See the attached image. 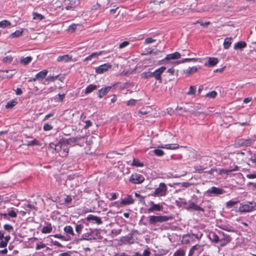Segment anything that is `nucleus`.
I'll list each match as a JSON object with an SVG mask.
<instances>
[{"label":"nucleus","mask_w":256,"mask_h":256,"mask_svg":"<svg viewBox=\"0 0 256 256\" xmlns=\"http://www.w3.org/2000/svg\"><path fill=\"white\" fill-rule=\"evenodd\" d=\"M148 218L149 224L151 226H156L158 223H162L172 219L170 216L154 215L149 216Z\"/></svg>","instance_id":"obj_1"},{"label":"nucleus","mask_w":256,"mask_h":256,"mask_svg":"<svg viewBox=\"0 0 256 256\" xmlns=\"http://www.w3.org/2000/svg\"><path fill=\"white\" fill-rule=\"evenodd\" d=\"M167 186L164 183L162 182L159 184V186L157 188L153 194L152 196H163L166 194Z\"/></svg>","instance_id":"obj_2"},{"label":"nucleus","mask_w":256,"mask_h":256,"mask_svg":"<svg viewBox=\"0 0 256 256\" xmlns=\"http://www.w3.org/2000/svg\"><path fill=\"white\" fill-rule=\"evenodd\" d=\"M86 232L82 235L81 240H91L96 238L97 231L90 228L86 229Z\"/></svg>","instance_id":"obj_3"},{"label":"nucleus","mask_w":256,"mask_h":256,"mask_svg":"<svg viewBox=\"0 0 256 256\" xmlns=\"http://www.w3.org/2000/svg\"><path fill=\"white\" fill-rule=\"evenodd\" d=\"M224 190L219 188L212 186L208 188L206 192V194L210 196H218L224 194Z\"/></svg>","instance_id":"obj_4"},{"label":"nucleus","mask_w":256,"mask_h":256,"mask_svg":"<svg viewBox=\"0 0 256 256\" xmlns=\"http://www.w3.org/2000/svg\"><path fill=\"white\" fill-rule=\"evenodd\" d=\"M252 143V140L250 138L244 139L240 138L235 140L234 146L236 148H240L241 146H248Z\"/></svg>","instance_id":"obj_5"},{"label":"nucleus","mask_w":256,"mask_h":256,"mask_svg":"<svg viewBox=\"0 0 256 256\" xmlns=\"http://www.w3.org/2000/svg\"><path fill=\"white\" fill-rule=\"evenodd\" d=\"M144 180V177L140 174L134 173L130 176L129 180L132 184H138L142 182Z\"/></svg>","instance_id":"obj_6"},{"label":"nucleus","mask_w":256,"mask_h":256,"mask_svg":"<svg viewBox=\"0 0 256 256\" xmlns=\"http://www.w3.org/2000/svg\"><path fill=\"white\" fill-rule=\"evenodd\" d=\"M200 238L198 236L195 234H189L187 235H185L183 236L182 239V242L184 244H190L194 241V240L198 239Z\"/></svg>","instance_id":"obj_7"},{"label":"nucleus","mask_w":256,"mask_h":256,"mask_svg":"<svg viewBox=\"0 0 256 256\" xmlns=\"http://www.w3.org/2000/svg\"><path fill=\"white\" fill-rule=\"evenodd\" d=\"M150 206L148 208L149 213L154 212H160L162 210L163 206L160 204H155L153 201L150 202Z\"/></svg>","instance_id":"obj_8"},{"label":"nucleus","mask_w":256,"mask_h":256,"mask_svg":"<svg viewBox=\"0 0 256 256\" xmlns=\"http://www.w3.org/2000/svg\"><path fill=\"white\" fill-rule=\"evenodd\" d=\"M134 200L132 197L130 195H126L124 198H122L120 202V206H124L130 204H132L134 203Z\"/></svg>","instance_id":"obj_9"},{"label":"nucleus","mask_w":256,"mask_h":256,"mask_svg":"<svg viewBox=\"0 0 256 256\" xmlns=\"http://www.w3.org/2000/svg\"><path fill=\"white\" fill-rule=\"evenodd\" d=\"M166 70V68L165 66H162L158 68L154 72H152V76H154L156 80H159L160 82H161V74L164 72Z\"/></svg>","instance_id":"obj_10"},{"label":"nucleus","mask_w":256,"mask_h":256,"mask_svg":"<svg viewBox=\"0 0 256 256\" xmlns=\"http://www.w3.org/2000/svg\"><path fill=\"white\" fill-rule=\"evenodd\" d=\"M112 68V65L108 63L100 65L98 67L96 68V72L97 74H101L106 72Z\"/></svg>","instance_id":"obj_11"},{"label":"nucleus","mask_w":256,"mask_h":256,"mask_svg":"<svg viewBox=\"0 0 256 256\" xmlns=\"http://www.w3.org/2000/svg\"><path fill=\"white\" fill-rule=\"evenodd\" d=\"M219 234H220V238L218 242L221 246H224L230 242V238L228 236L224 234L223 233L220 232Z\"/></svg>","instance_id":"obj_12"},{"label":"nucleus","mask_w":256,"mask_h":256,"mask_svg":"<svg viewBox=\"0 0 256 256\" xmlns=\"http://www.w3.org/2000/svg\"><path fill=\"white\" fill-rule=\"evenodd\" d=\"M181 56V54L178 52H175L172 54H168L166 56L165 58L162 60L164 62L165 60L170 61L179 59Z\"/></svg>","instance_id":"obj_13"},{"label":"nucleus","mask_w":256,"mask_h":256,"mask_svg":"<svg viewBox=\"0 0 256 256\" xmlns=\"http://www.w3.org/2000/svg\"><path fill=\"white\" fill-rule=\"evenodd\" d=\"M81 138L82 137L79 136L76 137L63 140V142L65 145L74 146L76 143L78 142Z\"/></svg>","instance_id":"obj_14"},{"label":"nucleus","mask_w":256,"mask_h":256,"mask_svg":"<svg viewBox=\"0 0 256 256\" xmlns=\"http://www.w3.org/2000/svg\"><path fill=\"white\" fill-rule=\"evenodd\" d=\"M64 4L66 10H74L76 8V2L75 0H65Z\"/></svg>","instance_id":"obj_15"},{"label":"nucleus","mask_w":256,"mask_h":256,"mask_svg":"<svg viewBox=\"0 0 256 256\" xmlns=\"http://www.w3.org/2000/svg\"><path fill=\"white\" fill-rule=\"evenodd\" d=\"M186 208L188 209H192L197 211H202L204 212V210L200 206L197 204H195L192 202H188V204L186 206Z\"/></svg>","instance_id":"obj_16"},{"label":"nucleus","mask_w":256,"mask_h":256,"mask_svg":"<svg viewBox=\"0 0 256 256\" xmlns=\"http://www.w3.org/2000/svg\"><path fill=\"white\" fill-rule=\"evenodd\" d=\"M252 209V206L250 204H241L238 208V212H251Z\"/></svg>","instance_id":"obj_17"},{"label":"nucleus","mask_w":256,"mask_h":256,"mask_svg":"<svg viewBox=\"0 0 256 256\" xmlns=\"http://www.w3.org/2000/svg\"><path fill=\"white\" fill-rule=\"evenodd\" d=\"M86 220L88 221H92L98 224H100L102 223V222L100 218L93 214L88 215L86 218Z\"/></svg>","instance_id":"obj_18"},{"label":"nucleus","mask_w":256,"mask_h":256,"mask_svg":"<svg viewBox=\"0 0 256 256\" xmlns=\"http://www.w3.org/2000/svg\"><path fill=\"white\" fill-rule=\"evenodd\" d=\"M14 74V70H10L2 71L0 74L4 78H12Z\"/></svg>","instance_id":"obj_19"},{"label":"nucleus","mask_w":256,"mask_h":256,"mask_svg":"<svg viewBox=\"0 0 256 256\" xmlns=\"http://www.w3.org/2000/svg\"><path fill=\"white\" fill-rule=\"evenodd\" d=\"M53 146H54V150L56 152H60L63 147L66 146L65 144L64 143L63 140L62 142H58L57 144H50V146L52 148Z\"/></svg>","instance_id":"obj_20"},{"label":"nucleus","mask_w":256,"mask_h":256,"mask_svg":"<svg viewBox=\"0 0 256 256\" xmlns=\"http://www.w3.org/2000/svg\"><path fill=\"white\" fill-rule=\"evenodd\" d=\"M72 56L68 54L60 56L57 58V61L58 62H68L72 60Z\"/></svg>","instance_id":"obj_21"},{"label":"nucleus","mask_w":256,"mask_h":256,"mask_svg":"<svg viewBox=\"0 0 256 256\" xmlns=\"http://www.w3.org/2000/svg\"><path fill=\"white\" fill-rule=\"evenodd\" d=\"M179 146L176 144H162L158 146V148H166L168 150H175L178 148Z\"/></svg>","instance_id":"obj_22"},{"label":"nucleus","mask_w":256,"mask_h":256,"mask_svg":"<svg viewBox=\"0 0 256 256\" xmlns=\"http://www.w3.org/2000/svg\"><path fill=\"white\" fill-rule=\"evenodd\" d=\"M218 59L216 58H210L208 62H206L204 65L208 66H213L218 63Z\"/></svg>","instance_id":"obj_23"},{"label":"nucleus","mask_w":256,"mask_h":256,"mask_svg":"<svg viewBox=\"0 0 256 256\" xmlns=\"http://www.w3.org/2000/svg\"><path fill=\"white\" fill-rule=\"evenodd\" d=\"M198 60H199V58H184L181 60H179L176 62L175 64H178L184 63L186 62H198Z\"/></svg>","instance_id":"obj_24"},{"label":"nucleus","mask_w":256,"mask_h":256,"mask_svg":"<svg viewBox=\"0 0 256 256\" xmlns=\"http://www.w3.org/2000/svg\"><path fill=\"white\" fill-rule=\"evenodd\" d=\"M111 89V86H106L104 88H101L98 92V97L100 98H102L104 96H106L108 92Z\"/></svg>","instance_id":"obj_25"},{"label":"nucleus","mask_w":256,"mask_h":256,"mask_svg":"<svg viewBox=\"0 0 256 256\" xmlns=\"http://www.w3.org/2000/svg\"><path fill=\"white\" fill-rule=\"evenodd\" d=\"M197 70H198V68H197V67H196V66H192V68L189 67L188 68L184 70V72L186 76H189L190 74H192L196 72H197Z\"/></svg>","instance_id":"obj_26"},{"label":"nucleus","mask_w":256,"mask_h":256,"mask_svg":"<svg viewBox=\"0 0 256 256\" xmlns=\"http://www.w3.org/2000/svg\"><path fill=\"white\" fill-rule=\"evenodd\" d=\"M110 2V0H97L98 4L102 8H108Z\"/></svg>","instance_id":"obj_27"},{"label":"nucleus","mask_w":256,"mask_h":256,"mask_svg":"<svg viewBox=\"0 0 256 256\" xmlns=\"http://www.w3.org/2000/svg\"><path fill=\"white\" fill-rule=\"evenodd\" d=\"M246 44L244 41H240L236 43L234 45V50H241L246 48Z\"/></svg>","instance_id":"obj_28"},{"label":"nucleus","mask_w":256,"mask_h":256,"mask_svg":"<svg viewBox=\"0 0 256 256\" xmlns=\"http://www.w3.org/2000/svg\"><path fill=\"white\" fill-rule=\"evenodd\" d=\"M102 53V52H94V53L90 55L89 56L86 57L84 59V61L86 62V61H88V60H91L93 58H96L99 56L101 55Z\"/></svg>","instance_id":"obj_29"},{"label":"nucleus","mask_w":256,"mask_h":256,"mask_svg":"<svg viewBox=\"0 0 256 256\" xmlns=\"http://www.w3.org/2000/svg\"><path fill=\"white\" fill-rule=\"evenodd\" d=\"M176 206L178 207L184 206L186 208L188 204L186 200L181 198H178V199L176 201Z\"/></svg>","instance_id":"obj_30"},{"label":"nucleus","mask_w":256,"mask_h":256,"mask_svg":"<svg viewBox=\"0 0 256 256\" xmlns=\"http://www.w3.org/2000/svg\"><path fill=\"white\" fill-rule=\"evenodd\" d=\"M220 236L214 232H210L209 234L210 239L215 243H218L220 241Z\"/></svg>","instance_id":"obj_31"},{"label":"nucleus","mask_w":256,"mask_h":256,"mask_svg":"<svg viewBox=\"0 0 256 256\" xmlns=\"http://www.w3.org/2000/svg\"><path fill=\"white\" fill-rule=\"evenodd\" d=\"M48 73V70H42L36 75V78H38V80H41V79H44Z\"/></svg>","instance_id":"obj_32"},{"label":"nucleus","mask_w":256,"mask_h":256,"mask_svg":"<svg viewBox=\"0 0 256 256\" xmlns=\"http://www.w3.org/2000/svg\"><path fill=\"white\" fill-rule=\"evenodd\" d=\"M64 232L69 236H74V235L73 228L70 226H66L64 228Z\"/></svg>","instance_id":"obj_33"},{"label":"nucleus","mask_w":256,"mask_h":256,"mask_svg":"<svg viewBox=\"0 0 256 256\" xmlns=\"http://www.w3.org/2000/svg\"><path fill=\"white\" fill-rule=\"evenodd\" d=\"M232 38H230V37H228V38H226L224 40V47L225 49H228L232 43Z\"/></svg>","instance_id":"obj_34"},{"label":"nucleus","mask_w":256,"mask_h":256,"mask_svg":"<svg viewBox=\"0 0 256 256\" xmlns=\"http://www.w3.org/2000/svg\"><path fill=\"white\" fill-rule=\"evenodd\" d=\"M97 88V86L96 84H92L88 86L85 89V94H88L92 92L93 90Z\"/></svg>","instance_id":"obj_35"},{"label":"nucleus","mask_w":256,"mask_h":256,"mask_svg":"<svg viewBox=\"0 0 256 256\" xmlns=\"http://www.w3.org/2000/svg\"><path fill=\"white\" fill-rule=\"evenodd\" d=\"M186 250L183 248H178L173 254L172 256H185Z\"/></svg>","instance_id":"obj_36"},{"label":"nucleus","mask_w":256,"mask_h":256,"mask_svg":"<svg viewBox=\"0 0 256 256\" xmlns=\"http://www.w3.org/2000/svg\"><path fill=\"white\" fill-rule=\"evenodd\" d=\"M52 230L51 224H48L47 226H44L42 230V232L43 234L50 233Z\"/></svg>","instance_id":"obj_37"},{"label":"nucleus","mask_w":256,"mask_h":256,"mask_svg":"<svg viewBox=\"0 0 256 256\" xmlns=\"http://www.w3.org/2000/svg\"><path fill=\"white\" fill-rule=\"evenodd\" d=\"M23 30L22 29L16 30L14 32L12 33L10 37L11 38H18L22 34Z\"/></svg>","instance_id":"obj_38"},{"label":"nucleus","mask_w":256,"mask_h":256,"mask_svg":"<svg viewBox=\"0 0 256 256\" xmlns=\"http://www.w3.org/2000/svg\"><path fill=\"white\" fill-rule=\"evenodd\" d=\"M196 86H190L186 94L189 96H194L196 93Z\"/></svg>","instance_id":"obj_39"},{"label":"nucleus","mask_w":256,"mask_h":256,"mask_svg":"<svg viewBox=\"0 0 256 256\" xmlns=\"http://www.w3.org/2000/svg\"><path fill=\"white\" fill-rule=\"evenodd\" d=\"M32 16L34 20H42L44 18V16L37 12H33Z\"/></svg>","instance_id":"obj_40"},{"label":"nucleus","mask_w":256,"mask_h":256,"mask_svg":"<svg viewBox=\"0 0 256 256\" xmlns=\"http://www.w3.org/2000/svg\"><path fill=\"white\" fill-rule=\"evenodd\" d=\"M132 165L136 167H142L144 166L142 162H140L138 160L134 158Z\"/></svg>","instance_id":"obj_41"},{"label":"nucleus","mask_w":256,"mask_h":256,"mask_svg":"<svg viewBox=\"0 0 256 256\" xmlns=\"http://www.w3.org/2000/svg\"><path fill=\"white\" fill-rule=\"evenodd\" d=\"M11 25L10 22L7 20H4L0 22V28H6Z\"/></svg>","instance_id":"obj_42"},{"label":"nucleus","mask_w":256,"mask_h":256,"mask_svg":"<svg viewBox=\"0 0 256 256\" xmlns=\"http://www.w3.org/2000/svg\"><path fill=\"white\" fill-rule=\"evenodd\" d=\"M41 144L40 142L36 140V139H34L32 140L28 141V145L30 146H40Z\"/></svg>","instance_id":"obj_43"},{"label":"nucleus","mask_w":256,"mask_h":256,"mask_svg":"<svg viewBox=\"0 0 256 256\" xmlns=\"http://www.w3.org/2000/svg\"><path fill=\"white\" fill-rule=\"evenodd\" d=\"M203 247L204 245L201 244H196L192 246L194 250L198 251L200 252L203 250Z\"/></svg>","instance_id":"obj_44"},{"label":"nucleus","mask_w":256,"mask_h":256,"mask_svg":"<svg viewBox=\"0 0 256 256\" xmlns=\"http://www.w3.org/2000/svg\"><path fill=\"white\" fill-rule=\"evenodd\" d=\"M32 60V58L31 56H26V58H23L21 60V62L24 64L26 65L29 64Z\"/></svg>","instance_id":"obj_45"},{"label":"nucleus","mask_w":256,"mask_h":256,"mask_svg":"<svg viewBox=\"0 0 256 256\" xmlns=\"http://www.w3.org/2000/svg\"><path fill=\"white\" fill-rule=\"evenodd\" d=\"M142 77L144 78H148L152 76V72H146L142 74Z\"/></svg>","instance_id":"obj_46"},{"label":"nucleus","mask_w":256,"mask_h":256,"mask_svg":"<svg viewBox=\"0 0 256 256\" xmlns=\"http://www.w3.org/2000/svg\"><path fill=\"white\" fill-rule=\"evenodd\" d=\"M4 228L5 230L7 231L8 232H11L14 230L13 226L12 225L10 224H4Z\"/></svg>","instance_id":"obj_47"},{"label":"nucleus","mask_w":256,"mask_h":256,"mask_svg":"<svg viewBox=\"0 0 256 256\" xmlns=\"http://www.w3.org/2000/svg\"><path fill=\"white\" fill-rule=\"evenodd\" d=\"M7 214H8V216L14 218L17 216V212L12 210H8Z\"/></svg>","instance_id":"obj_48"},{"label":"nucleus","mask_w":256,"mask_h":256,"mask_svg":"<svg viewBox=\"0 0 256 256\" xmlns=\"http://www.w3.org/2000/svg\"><path fill=\"white\" fill-rule=\"evenodd\" d=\"M16 103H17L16 102L15 100H12V101L8 102L7 103L6 105V108H12L14 106H16Z\"/></svg>","instance_id":"obj_49"},{"label":"nucleus","mask_w":256,"mask_h":256,"mask_svg":"<svg viewBox=\"0 0 256 256\" xmlns=\"http://www.w3.org/2000/svg\"><path fill=\"white\" fill-rule=\"evenodd\" d=\"M77 26H78L77 24H72L71 25H70L68 26V30L71 32H74L75 30L76 29Z\"/></svg>","instance_id":"obj_50"},{"label":"nucleus","mask_w":256,"mask_h":256,"mask_svg":"<svg viewBox=\"0 0 256 256\" xmlns=\"http://www.w3.org/2000/svg\"><path fill=\"white\" fill-rule=\"evenodd\" d=\"M154 154L158 156H161L164 154V152L163 150L160 149H156L154 150Z\"/></svg>","instance_id":"obj_51"},{"label":"nucleus","mask_w":256,"mask_h":256,"mask_svg":"<svg viewBox=\"0 0 256 256\" xmlns=\"http://www.w3.org/2000/svg\"><path fill=\"white\" fill-rule=\"evenodd\" d=\"M62 156H66L68 154L69 152V148L66 146L62 148Z\"/></svg>","instance_id":"obj_52"},{"label":"nucleus","mask_w":256,"mask_h":256,"mask_svg":"<svg viewBox=\"0 0 256 256\" xmlns=\"http://www.w3.org/2000/svg\"><path fill=\"white\" fill-rule=\"evenodd\" d=\"M84 226L82 224H77L76 226V231L78 234H80L82 232Z\"/></svg>","instance_id":"obj_53"},{"label":"nucleus","mask_w":256,"mask_h":256,"mask_svg":"<svg viewBox=\"0 0 256 256\" xmlns=\"http://www.w3.org/2000/svg\"><path fill=\"white\" fill-rule=\"evenodd\" d=\"M216 95H217L216 92V91L213 90L210 92L206 94V96L214 98H216Z\"/></svg>","instance_id":"obj_54"},{"label":"nucleus","mask_w":256,"mask_h":256,"mask_svg":"<svg viewBox=\"0 0 256 256\" xmlns=\"http://www.w3.org/2000/svg\"><path fill=\"white\" fill-rule=\"evenodd\" d=\"M130 44V42L128 41H124L120 43L119 45L118 48L120 49H122Z\"/></svg>","instance_id":"obj_55"},{"label":"nucleus","mask_w":256,"mask_h":256,"mask_svg":"<svg viewBox=\"0 0 256 256\" xmlns=\"http://www.w3.org/2000/svg\"><path fill=\"white\" fill-rule=\"evenodd\" d=\"M53 126L48 124H44L43 129L44 131H48L52 129Z\"/></svg>","instance_id":"obj_56"},{"label":"nucleus","mask_w":256,"mask_h":256,"mask_svg":"<svg viewBox=\"0 0 256 256\" xmlns=\"http://www.w3.org/2000/svg\"><path fill=\"white\" fill-rule=\"evenodd\" d=\"M237 203V201L230 200L226 202V206L227 207L231 208L234 206L236 205Z\"/></svg>","instance_id":"obj_57"},{"label":"nucleus","mask_w":256,"mask_h":256,"mask_svg":"<svg viewBox=\"0 0 256 256\" xmlns=\"http://www.w3.org/2000/svg\"><path fill=\"white\" fill-rule=\"evenodd\" d=\"M72 200V196L70 195H67L66 198H65L64 202L66 204H70Z\"/></svg>","instance_id":"obj_58"},{"label":"nucleus","mask_w":256,"mask_h":256,"mask_svg":"<svg viewBox=\"0 0 256 256\" xmlns=\"http://www.w3.org/2000/svg\"><path fill=\"white\" fill-rule=\"evenodd\" d=\"M136 100L134 99H131L126 102V104L128 106H133L136 104Z\"/></svg>","instance_id":"obj_59"},{"label":"nucleus","mask_w":256,"mask_h":256,"mask_svg":"<svg viewBox=\"0 0 256 256\" xmlns=\"http://www.w3.org/2000/svg\"><path fill=\"white\" fill-rule=\"evenodd\" d=\"M46 247V244L42 242H40V244H37L36 249V250H39L42 248H44Z\"/></svg>","instance_id":"obj_60"},{"label":"nucleus","mask_w":256,"mask_h":256,"mask_svg":"<svg viewBox=\"0 0 256 256\" xmlns=\"http://www.w3.org/2000/svg\"><path fill=\"white\" fill-rule=\"evenodd\" d=\"M58 77V76H48L46 80H48V81H51V82H54V81L56 79H57Z\"/></svg>","instance_id":"obj_61"},{"label":"nucleus","mask_w":256,"mask_h":256,"mask_svg":"<svg viewBox=\"0 0 256 256\" xmlns=\"http://www.w3.org/2000/svg\"><path fill=\"white\" fill-rule=\"evenodd\" d=\"M230 173V172H229V168L228 169L222 168V169L220 170V172H219L220 174H228Z\"/></svg>","instance_id":"obj_62"},{"label":"nucleus","mask_w":256,"mask_h":256,"mask_svg":"<svg viewBox=\"0 0 256 256\" xmlns=\"http://www.w3.org/2000/svg\"><path fill=\"white\" fill-rule=\"evenodd\" d=\"M156 41V40L152 39L151 38H148L145 40L144 44H149L150 43H152L153 42H154Z\"/></svg>","instance_id":"obj_63"},{"label":"nucleus","mask_w":256,"mask_h":256,"mask_svg":"<svg viewBox=\"0 0 256 256\" xmlns=\"http://www.w3.org/2000/svg\"><path fill=\"white\" fill-rule=\"evenodd\" d=\"M140 256H150V252L148 250H145L143 254Z\"/></svg>","instance_id":"obj_64"}]
</instances>
